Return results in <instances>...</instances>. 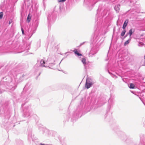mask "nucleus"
<instances>
[{"instance_id": "1", "label": "nucleus", "mask_w": 145, "mask_h": 145, "mask_svg": "<svg viewBox=\"0 0 145 145\" xmlns=\"http://www.w3.org/2000/svg\"><path fill=\"white\" fill-rule=\"evenodd\" d=\"M16 88V84L14 80H12L9 76L5 77L0 74V94L3 92L5 89L14 90Z\"/></svg>"}, {"instance_id": "2", "label": "nucleus", "mask_w": 145, "mask_h": 145, "mask_svg": "<svg viewBox=\"0 0 145 145\" xmlns=\"http://www.w3.org/2000/svg\"><path fill=\"white\" fill-rule=\"evenodd\" d=\"M17 73L18 72L16 71L15 72L14 71H11V73L10 74V75L8 76H10L11 78H12V80H14L15 81V82L16 84V87L17 86V83H19L22 81L24 79V78L25 76V75H22V76H21L19 78V80L17 81V82H16L15 77L17 76Z\"/></svg>"}, {"instance_id": "3", "label": "nucleus", "mask_w": 145, "mask_h": 145, "mask_svg": "<svg viewBox=\"0 0 145 145\" xmlns=\"http://www.w3.org/2000/svg\"><path fill=\"white\" fill-rule=\"evenodd\" d=\"M40 65L38 66L36 64L34 67V68L36 69V70L37 71L41 69V67H46L47 66H45V65L46 64L45 61L43 59H41L40 62ZM48 67L50 68L49 66Z\"/></svg>"}, {"instance_id": "4", "label": "nucleus", "mask_w": 145, "mask_h": 145, "mask_svg": "<svg viewBox=\"0 0 145 145\" xmlns=\"http://www.w3.org/2000/svg\"><path fill=\"white\" fill-rule=\"evenodd\" d=\"M30 108L31 106H29L25 108L24 110V117H28L30 116L31 112Z\"/></svg>"}, {"instance_id": "5", "label": "nucleus", "mask_w": 145, "mask_h": 145, "mask_svg": "<svg viewBox=\"0 0 145 145\" xmlns=\"http://www.w3.org/2000/svg\"><path fill=\"white\" fill-rule=\"evenodd\" d=\"M98 50V49L97 48L95 47L93 48L89 53V56L91 57L93 56V55L97 52Z\"/></svg>"}, {"instance_id": "6", "label": "nucleus", "mask_w": 145, "mask_h": 145, "mask_svg": "<svg viewBox=\"0 0 145 145\" xmlns=\"http://www.w3.org/2000/svg\"><path fill=\"white\" fill-rule=\"evenodd\" d=\"M82 62L83 63L84 66V67L85 69L87 68L88 67V63L87 62H86V59L84 58H83L82 60Z\"/></svg>"}, {"instance_id": "7", "label": "nucleus", "mask_w": 145, "mask_h": 145, "mask_svg": "<svg viewBox=\"0 0 145 145\" xmlns=\"http://www.w3.org/2000/svg\"><path fill=\"white\" fill-rule=\"evenodd\" d=\"M108 103L110 107H111L114 103V100L113 99L110 98L108 100Z\"/></svg>"}, {"instance_id": "8", "label": "nucleus", "mask_w": 145, "mask_h": 145, "mask_svg": "<svg viewBox=\"0 0 145 145\" xmlns=\"http://www.w3.org/2000/svg\"><path fill=\"white\" fill-rule=\"evenodd\" d=\"M140 144L141 145H145V138L140 137Z\"/></svg>"}, {"instance_id": "9", "label": "nucleus", "mask_w": 145, "mask_h": 145, "mask_svg": "<svg viewBox=\"0 0 145 145\" xmlns=\"http://www.w3.org/2000/svg\"><path fill=\"white\" fill-rule=\"evenodd\" d=\"M135 31V29H131L129 31L128 34H129L130 36V38H131V36L132 34L133 33H134Z\"/></svg>"}, {"instance_id": "10", "label": "nucleus", "mask_w": 145, "mask_h": 145, "mask_svg": "<svg viewBox=\"0 0 145 145\" xmlns=\"http://www.w3.org/2000/svg\"><path fill=\"white\" fill-rule=\"evenodd\" d=\"M120 4H118L116 5L114 7V9L116 11V12H118L120 10Z\"/></svg>"}, {"instance_id": "11", "label": "nucleus", "mask_w": 145, "mask_h": 145, "mask_svg": "<svg viewBox=\"0 0 145 145\" xmlns=\"http://www.w3.org/2000/svg\"><path fill=\"white\" fill-rule=\"evenodd\" d=\"M86 82H87L89 83L91 85H93L94 83V82H93L92 80L90 78H87L86 80Z\"/></svg>"}, {"instance_id": "12", "label": "nucleus", "mask_w": 145, "mask_h": 145, "mask_svg": "<svg viewBox=\"0 0 145 145\" xmlns=\"http://www.w3.org/2000/svg\"><path fill=\"white\" fill-rule=\"evenodd\" d=\"M92 85H91V84L86 82L85 86L86 88L88 89L90 87L92 86Z\"/></svg>"}, {"instance_id": "13", "label": "nucleus", "mask_w": 145, "mask_h": 145, "mask_svg": "<svg viewBox=\"0 0 145 145\" xmlns=\"http://www.w3.org/2000/svg\"><path fill=\"white\" fill-rule=\"evenodd\" d=\"M73 52H74L75 54L77 55L78 56H82V54L78 52L76 49H75L74 50Z\"/></svg>"}, {"instance_id": "14", "label": "nucleus", "mask_w": 145, "mask_h": 145, "mask_svg": "<svg viewBox=\"0 0 145 145\" xmlns=\"http://www.w3.org/2000/svg\"><path fill=\"white\" fill-rule=\"evenodd\" d=\"M126 21H125L123 25L122 28L123 29H125V28L127 26V22H126Z\"/></svg>"}, {"instance_id": "15", "label": "nucleus", "mask_w": 145, "mask_h": 145, "mask_svg": "<svg viewBox=\"0 0 145 145\" xmlns=\"http://www.w3.org/2000/svg\"><path fill=\"white\" fill-rule=\"evenodd\" d=\"M131 38H129V39L127 40L126 41L124 44V45L125 46H126L128 44L129 42L131 40Z\"/></svg>"}, {"instance_id": "16", "label": "nucleus", "mask_w": 145, "mask_h": 145, "mask_svg": "<svg viewBox=\"0 0 145 145\" xmlns=\"http://www.w3.org/2000/svg\"><path fill=\"white\" fill-rule=\"evenodd\" d=\"M54 59L53 60V61H51L49 63V65L50 66H52V65H54L55 64V63H54Z\"/></svg>"}, {"instance_id": "17", "label": "nucleus", "mask_w": 145, "mask_h": 145, "mask_svg": "<svg viewBox=\"0 0 145 145\" xmlns=\"http://www.w3.org/2000/svg\"><path fill=\"white\" fill-rule=\"evenodd\" d=\"M31 20V17L30 16L29 14L27 18V22L29 23Z\"/></svg>"}, {"instance_id": "18", "label": "nucleus", "mask_w": 145, "mask_h": 145, "mask_svg": "<svg viewBox=\"0 0 145 145\" xmlns=\"http://www.w3.org/2000/svg\"><path fill=\"white\" fill-rule=\"evenodd\" d=\"M126 32V31L125 29H124L123 30L121 34V36H123L125 34V32Z\"/></svg>"}, {"instance_id": "19", "label": "nucleus", "mask_w": 145, "mask_h": 145, "mask_svg": "<svg viewBox=\"0 0 145 145\" xmlns=\"http://www.w3.org/2000/svg\"><path fill=\"white\" fill-rule=\"evenodd\" d=\"M135 87V85L131 83L130 84V86H129V88H130L133 89Z\"/></svg>"}, {"instance_id": "20", "label": "nucleus", "mask_w": 145, "mask_h": 145, "mask_svg": "<svg viewBox=\"0 0 145 145\" xmlns=\"http://www.w3.org/2000/svg\"><path fill=\"white\" fill-rule=\"evenodd\" d=\"M31 44V43H29L28 44V46L27 47L26 49L27 50H28L29 49L30 47V45Z\"/></svg>"}, {"instance_id": "21", "label": "nucleus", "mask_w": 145, "mask_h": 145, "mask_svg": "<svg viewBox=\"0 0 145 145\" xmlns=\"http://www.w3.org/2000/svg\"><path fill=\"white\" fill-rule=\"evenodd\" d=\"M144 44L142 42H140L139 43L138 45L140 46H143Z\"/></svg>"}, {"instance_id": "22", "label": "nucleus", "mask_w": 145, "mask_h": 145, "mask_svg": "<svg viewBox=\"0 0 145 145\" xmlns=\"http://www.w3.org/2000/svg\"><path fill=\"white\" fill-rule=\"evenodd\" d=\"M3 16V12H0V18H2Z\"/></svg>"}, {"instance_id": "23", "label": "nucleus", "mask_w": 145, "mask_h": 145, "mask_svg": "<svg viewBox=\"0 0 145 145\" xmlns=\"http://www.w3.org/2000/svg\"><path fill=\"white\" fill-rule=\"evenodd\" d=\"M66 0H58V2H64Z\"/></svg>"}, {"instance_id": "24", "label": "nucleus", "mask_w": 145, "mask_h": 145, "mask_svg": "<svg viewBox=\"0 0 145 145\" xmlns=\"http://www.w3.org/2000/svg\"><path fill=\"white\" fill-rule=\"evenodd\" d=\"M21 31H22V34L24 35V30H23V29L22 27L21 28Z\"/></svg>"}, {"instance_id": "25", "label": "nucleus", "mask_w": 145, "mask_h": 145, "mask_svg": "<svg viewBox=\"0 0 145 145\" xmlns=\"http://www.w3.org/2000/svg\"><path fill=\"white\" fill-rule=\"evenodd\" d=\"M85 42H84L80 43L79 46H81L83 44H84Z\"/></svg>"}, {"instance_id": "26", "label": "nucleus", "mask_w": 145, "mask_h": 145, "mask_svg": "<svg viewBox=\"0 0 145 145\" xmlns=\"http://www.w3.org/2000/svg\"><path fill=\"white\" fill-rule=\"evenodd\" d=\"M34 33V32L32 34L30 35H29V39L31 37V36Z\"/></svg>"}, {"instance_id": "27", "label": "nucleus", "mask_w": 145, "mask_h": 145, "mask_svg": "<svg viewBox=\"0 0 145 145\" xmlns=\"http://www.w3.org/2000/svg\"><path fill=\"white\" fill-rule=\"evenodd\" d=\"M80 112H79L78 113V115H77V114H76V116H77V117H79V114H80ZM81 116H80V117Z\"/></svg>"}, {"instance_id": "28", "label": "nucleus", "mask_w": 145, "mask_h": 145, "mask_svg": "<svg viewBox=\"0 0 145 145\" xmlns=\"http://www.w3.org/2000/svg\"><path fill=\"white\" fill-rule=\"evenodd\" d=\"M12 22V20L9 21V24H11V23Z\"/></svg>"}, {"instance_id": "29", "label": "nucleus", "mask_w": 145, "mask_h": 145, "mask_svg": "<svg viewBox=\"0 0 145 145\" xmlns=\"http://www.w3.org/2000/svg\"><path fill=\"white\" fill-rule=\"evenodd\" d=\"M113 77H115L116 78H117V77L115 75H113V76H112Z\"/></svg>"}, {"instance_id": "30", "label": "nucleus", "mask_w": 145, "mask_h": 145, "mask_svg": "<svg viewBox=\"0 0 145 145\" xmlns=\"http://www.w3.org/2000/svg\"><path fill=\"white\" fill-rule=\"evenodd\" d=\"M107 116H108V115L107 114H105V118H106V117Z\"/></svg>"}, {"instance_id": "31", "label": "nucleus", "mask_w": 145, "mask_h": 145, "mask_svg": "<svg viewBox=\"0 0 145 145\" xmlns=\"http://www.w3.org/2000/svg\"><path fill=\"white\" fill-rule=\"evenodd\" d=\"M50 59H48L47 60V62L50 61Z\"/></svg>"}, {"instance_id": "32", "label": "nucleus", "mask_w": 145, "mask_h": 145, "mask_svg": "<svg viewBox=\"0 0 145 145\" xmlns=\"http://www.w3.org/2000/svg\"><path fill=\"white\" fill-rule=\"evenodd\" d=\"M49 16H48L47 17V19H48V21L49 20Z\"/></svg>"}, {"instance_id": "33", "label": "nucleus", "mask_w": 145, "mask_h": 145, "mask_svg": "<svg viewBox=\"0 0 145 145\" xmlns=\"http://www.w3.org/2000/svg\"><path fill=\"white\" fill-rule=\"evenodd\" d=\"M144 126L145 127V121H144Z\"/></svg>"}, {"instance_id": "34", "label": "nucleus", "mask_w": 145, "mask_h": 145, "mask_svg": "<svg viewBox=\"0 0 145 145\" xmlns=\"http://www.w3.org/2000/svg\"><path fill=\"white\" fill-rule=\"evenodd\" d=\"M127 36V35H125L124 37V38H125Z\"/></svg>"}, {"instance_id": "35", "label": "nucleus", "mask_w": 145, "mask_h": 145, "mask_svg": "<svg viewBox=\"0 0 145 145\" xmlns=\"http://www.w3.org/2000/svg\"><path fill=\"white\" fill-rule=\"evenodd\" d=\"M24 104H22V106H24Z\"/></svg>"}, {"instance_id": "36", "label": "nucleus", "mask_w": 145, "mask_h": 145, "mask_svg": "<svg viewBox=\"0 0 145 145\" xmlns=\"http://www.w3.org/2000/svg\"><path fill=\"white\" fill-rule=\"evenodd\" d=\"M94 42H96V41L95 39L94 40Z\"/></svg>"}, {"instance_id": "37", "label": "nucleus", "mask_w": 145, "mask_h": 145, "mask_svg": "<svg viewBox=\"0 0 145 145\" xmlns=\"http://www.w3.org/2000/svg\"><path fill=\"white\" fill-rule=\"evenodd\" d=\"M40 73H41V72H40L39 73V76L40 75Z\"/></svg>"}, {"instance_id": "38", "label": "nucleus", "mask_w": 145, "mask_h": 145, "mask_svg": "<svg viewBox=\"0 0 145 145\" xmlns=\"http://www.w3.org/2000/svg\"><path fill=\"white\" fill-rule=\"evenodd\" d=\"M110 74H111V73H110V72H108Z\"/></svg>"}]
</instances>
